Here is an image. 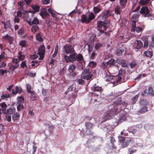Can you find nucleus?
Segmentation results:
<instances>
[{"mask_svg":"<svg viewBox=\"0 0 154 154\" xmlns=\"http://www.w3.org/2000/svg\"><path fill=\"white\" fill-rule=\"evenodd\" d=\"M134 45L135 48L139 50L141 49L143 46V43L140 40H136L135 42Z\"/></svg>","mask_w":154,"mask_h":154,"instance_id":"13","label":"nucleus"},{"mask_svg":"<svg viewBox=\"0 0 154 154\" xmlns=\"http://www.w3.org/2000/svg\"><path fill=\"white\" fill-rule=\"evenodd\" d=\"M78 82L79 84L83 85L85 84V81L82 79H79Z\"/></svg>","mask_w":154,"mask_h":154,"instance_id":"64","label":"nucleus"},{"mask_svg":"<svg viewBox=\"0 0 154 154\" xmlns=\"http://www.w3.org/2000/svg\"><path fill=\"white\" fill-rule=\"evenodd\" d=\"M58 46L57 45L55 48L54 52L52 55V57H55L57 54L58 51Z\"/></svg>","mask_w":154,"mask_h":154,"instance_id":"38","label":"nucleus"},{"mask_svg":"<svg viewBox=\"0 0 154 154\" xmlns=\"http://www.w3.org/2000/svg\"><path fill=\"white\" fill-rule=\"evenodd\" d=\"M23 92V89L20 87L16 86L15 90H12V94L14 95H16L17 93L21 94Z\"/></svg>","mask_w":154,"mask_h":154,"instance_id":"12","label":"nucleus"},{"mask_svg":"<svg viewBox=\"0 0 154 154\" xmlns=\"http://www.w3.org/2000/svg\"><path fill=\"white\" fill-rule=\"evenodd\" d=\"M120 5L123 8L125 7L127 0H120Z\"/></svg>","mask_w":154,"mask_h":154,"instance_id":"35","label":"nucleus"},{"mask_svg":"<svg viewBox=\"0 0 154 154\" xmlns=\"http://www.w3.org/2000/svg\"><path fill=\"white\" fill-rule=\"evenodd\" d=\"M95 17L94 14L91 13L88 16V23H89L92 20H93Z\"/></svg>","mask_w":154,"mask_h":154,"instance_id":"22","label":"nucleus"},{"mask_svg":"<svg viewBox=\"0 0 154 154\" xmlns=\"http://www.w3.org/2000/svg\"><path fill=\"white\" fill-rule=\"evenodd\" d=\"M39 28L37 25H32L31 28V31L33 33H35L39 30Z\"/></svg>","mask_w":154,"mask_h":154,"instance_id":"21","label":"nucleus"},{"mask_svg":"<svg viewBox=\"0 0 154 154\" xmlns=\"http://www.w3.org/2000/svg\"><path fill=\"white\" fill-rule=\"evenodd\" d=\"M27 0H25L23 1H20L18 3V5L19 6H23L26 3L27 4Z\"/></svg>","mask_w":154,"mask_h":154,"instance_id":"49","label":"nucleus"},{"mask_svg":"<svg viewBox=\"0 0 154 154\" xmlns=\"http://www.w3.org/2000/svg\"><path fill=\"white\" fill-rule=\"evenodd\" d=\"M148 93L149 95L154 96V91L152 87H149V88Z\"/></svg>","mask_w":154,"mask_h":154,"instance_id":"30","label":"nucleus"},{"mask_svg":"<svg viewBox=\"0 0 154 154\" xmlns=\"http://www.w3.org/2000/svg\"><path fill=\"white\" fill-rule=\"evenodd\" d=\"M21 52L20 51L18 54L19 56L18 57V59L20 61L24 60L25 57L24 55H21Z\"/></svg>","mask_w":154,"mask_h":154,"instance_id":"42","label":"nucleus"},{"mask_svg":"<svg viewBox=\"0 0 154 154\" xmlns=\"http://www.w3.org/2000/svg\"><path fill=\"white\" fill-rule=\"evenodd\" d=\"M92 89L95 91H99L101 90L102 87L95 85L92 88Z\"/></svg>","mask_w":154,"mask_h":154,"instance_id":"29","label":"nucleus"},{"mask_svg":"<svg viewBox=\"0 0 154 154\" xmlns=\"http://www.w3.org/2000/svg\"><path fill=\"white\" fill-rule=\"evenodd\" d=\"M38 54H35L32 55H31L30 56V58L31 59L34 60L38 57Z\"/></svg>","mask_w":154,"mask_h":154,"instance_id":"55","label":"nucleus"},{"mask_svg":"<svg viewBox=\"0 0 154 154\" xmlns=\"http://www.w3.org/2000/svg\"><path fill=\"white\" fill-rule=\"evenodd\" d=\"M138 99V97H133L131 99V103L134 104Z\"/></svg>","mask_w":154,"mask_h":154,"instance_id":"56","label":"nucleus"},{"mask_svg":"<svg viewBox=\"0 0 154 154\" xmlns=\"http://www.w3.org/2000/svg\"><path fill=\"white\" fill-rule=\"evenodd\" d=\"M66 68L65 67H64L60 71V73L61 74L63 75L66 73Z\"/></svg>","mask_w":154,"mask_h":154,"instance_id":"52","label":"nucleus"},{"mask_svg":"<svg viewBox=\"0 0 154 154\" xmlns=\"http://www.w3.org/2000/svg\"><path fill=\"white\" fill-rule=\"evenodd\" d=\"M17 99L19 104L23 103H24V99L23 97H18Z\"/></svg>","mask_w":154,"mask_h":154,"instance_id":"36","label":"nucleus"},{"mask_svg":"<svg viewBox=\"0 0 154 154\" xmlns=\"http://www.w3.org/2000/svg\"><path fill=\"white\" fill-rule=\"evenodd\" d=\"M133 27L131 26V31L132 32H134L135 31L137 33H139L140 32H142V31L143 30V29L142 28L139 27L138 26L136 27V24H135V26L134 28V30H132V29L133 28Z\"/></svg>","mask_w":154,"mask_h":154,"instance_id":"17","label":"nucleus"},{"mask_svg":"<svg viewBox=\"0 0 154 154\" xmlns=\"http://www.w3.org/2000/svg\"><path fill=\"white\" fill-rule=\"evenodd\" d=\"M122 12V10L121 8L119 6H117L115 8V13L117 15H119V20L121 19V14Z\"/></svg>","mask_w":154,"mask_h":154,"instance_id":"14","label":"nucleus"},{"mask_svg":"<svg viewBox=\"0 0 154 154\" xmlns=\"http://www.w3.org/2000/svg\"><path fill=\"white\" fill-rule=\"evenodd\" d=\"M76 68V67L75 65L73 64H71L69 67L68 69V70L70 73L73 72Z\"/></svg>","mask_w":154,"mask_h":154,"instance_id":"23","label":"nucleus"},{"mask_svg":"<svg viewBox=\"0 0 154 154\" xmlns=\"http://www.w3.org/2000/svg\"><path fill=\"white\" fill-rule=\"evenodd\" d=\"M108 66V65L107 62H103L101 63V67L102 68L105 69Z\"/></svg>","mask_w":154,"mask_h":154,"instance_id":"45","label":"nucleus"},{"mask_svg":"<svg viewBox=\"0 0 154 154\" xmlns=\"http://www.w3.org/2000/svg\"><path fill=\"white\" fill-rule=\"evenodd\" d=\"M127 114H124L122 116H121L120 120L122 122L126 121L127 120Z\"/></svg>","mask_w":154,"mask_h":154,"instance_id":"41","label":"nucleus"},{"mask_svg":"<svg viewBox=\"0 0 154 154\" xmlns=\"http://www.w3.org/2000/svg\"><path fill=\"white\" fill-rule=\"evenodd\" d=\"M119 142L122 143L126 140H125V138L122 136H119Z\"/></svg>","mask_w":154,"mask_h":154,"instance_id":"50","label":"nucleus"},{"mask_svg":"<svg viewBox=\"0 0 154 154\" xmlns=\"http://www.w3.org/2000/svg\"><path fill=\"white\" fill-rule=\"evenodd\" d=\"M148 110L146 106H143L137 112V114H140L146 112Z\"/></svg>","mask_w":154,"mask_h":154,"instance_id":"19","label":"nucleus"},{"mask_svg":"<svg viewBox=\"0 0 154 154\" xmlns=\"http://www.w3.org/2000/svg\"><path fill=\"white\" fill-rule=\"evenodd\" d=\"M93 75L91 74V72L90 71L89 69H85L82 75L81 76L82 79L89 80L93 77Z\"/></svg>","mask_w":154,"mask_h":154,"instance_id":"3","label":"nucleus"},{"mask_svg":"<svg viewBox=\"0 0 154 154\" xmlns=\"http://www.w3.org/2000/svg\"><path fill=\"white\" fill-rule=\"evenodd\" d=\"M141 95L143 96H147L148 95L147 93V89H145L144 91L142 92L141 94Z\"/></svg>","mask_w":154,"mask_h":154,"instance_id":"62","label":"nucleus"},{"mask_svg":"<svg viewBox=\"0 0 154 154\" xmlns=\"http://www.w3.org/2000/svg\"><path fill=\"white\" fill-rule=\"evenodd\" d=\"M16 15L15 16V17L14 20V23H19L20 22V19Z\"/></svg>","mask_w":154,"mask_h":154,"instance_id":"61","label":"nucleus"},{"mask_svg":"<svg viewBox=\"0 0 154 154\" xmlns=\"http://www.w3.org/2000/svg\"><path fill=\"white\" fill-rule=\"evenodd\" d=\"M88 66L91 67H94L97 66V63L95 62L91 61L89 62Z\"/></svg>","mask_w":154,"mask_h":154,"instance_id":"34","label":"nucleus"},{"mask_svg":"<svg viewBox=\"0 0 154 154\" xmlns=\"http://www.w3.org/2000/svg\"><path fill=\"white\" fill-rule=\"evenodd\" d=\"M110 22V20L109 19H107L106 21L105 20V22L101 21H98V29L100 31L104 32V31L106 30L107 28V25L109 24Z\"/></svg>","mask_w":154,"mask_h":154,"instance_id":"2","label":"nucleus"},{"mask_svg":"<svg viewBox=\"0 0 154 154\" xmlns=\"http://www.w3.org/2000/svg\"><path fill=\"white\" fill-rule=\"evenodd\" d=\"M40 7L37 5H34L32 6V8L35 12H37L39 11Z\"/></svg>","mask_w":154,"mask_h":154,"instance_id":"39","label":"nucleus"},{"mask_svg":"<svg viewBox=\"0 0 154 154\" xmlns=\"http://www.w3.org/2000/svg\"><path fill=\"white\" fill-rule=\"evenodd\" d=\"M130 141L126 140L124 141L122 144V146L123 147H126L129 144Z\"/></svg>","mask_w":154,"mask_h":154,"instance_id":"48","label":"nucleus"},{"mask_svg":"<svg viewBox=\"0 0 154 154\" xmlns=\"http://www.w3.org/2000/svg\"><path fill=\"white\" fill-rule=\"evenodd\" d=\"M140 12L141 14H145V17H148L151 16L149 9L146 6H143L141 8Z\"/></svg>","mask_w":154,"mask_h":154,"instance_id":"4","label":"nucleus"},{"mask_svg":"<svg viewBox=\"0 0 154 154\" xmlns=\"http://www.w3.org/2000/svg\"><path fill=\"white\" fill-rule=\"evenodd\" d=\"M48 11L51 14L53 17H55V12L53 9L51 8H49L48 9Z\"/></svg>","mask_w":154,"mask_h":154,"instance_id":"26","label":"nucleus"},{"mask_svg":"<svg viewBox=\"0 0 154 154\" xmlns=\"http://www.w3.org/2000/svg\"><path fill=\"white\" fill-rule=\"evenodd\" d=\"M20 116V115L18 112H16L12 116V118L13 120H18Z\"/></svg>","mask_w":154,"mask_h":154,"instance_id":"28","label":"nucleus"},{"mask_svg":"<svg viewBox=\"0 0 154 154\" xmlns=\"http://www.w3.org/2000/svg\"><path fill=\"white\" fill-rule=\"evenodd\" d=\"M116 82L119 84H120L123 82L122 80L121 76H118L116 77Z\"/></svg>","mask_w":154,"mask_h":154,"instance_id":"32","label":"nucleus"},{"mask_svg":"<svg viewBox=\"0 0 154 154\" xmlns=\"http://www.w3.org/2000/svg\"><path fill=\"white\" fill-rule=\"evenodd\" d=\"M36 39L39 42H42L43 41V39L42 37V35L39 33H38L36 35Z\"/></svg>","mask_w":154,"mask_h":154,"instance_id":"24","label":"nucleus"},{"mask_svg":"<svg viewBox=\"0 0 154 154\" xmlns=\"http://www.w3.org/2000/svg\"><path fill=\"white\" fill-rule=\"evenodd\" d=\"M2 23L4 25V27L5 29H10L13 32V30L11 28V24L10 20H8L6 22L4 21H2Z\"/></svg>","mask_w":154,"mask_h":154,"instance_id":"8","label":"nucleus"},{"mask_svg":"<svg viewBox=\"0 0 154 154\" xmlns=\"http://www.w3.org/2000/svg\"><path fill=\"white\" fill-rule=\"evenodd\" d=\"M139 17V15L136 14H134L131 17V20L132 22L131 26L133 27V28L132 29V30H134V28L135 26L136 23L138 21V19Z\"/></svg>","mask_w":154,"mask_h":154,"instance_id":"6","label":"nucleus"},{"mask_svg":"<svg viewBox=\"0 0 154 154\" xmlns=\"http://www.w3.org/2000/svg\"><path fill=\"white\" fill-rule=\"evenodd\" d=\"M106 80L107 82H109L113 79V77L109 75H106L105 77Z\"/></svg>","mask_w":154,"mask_h":154,"instance_id":"51","label":"nucleus"},{"mask_svg":"<svg viewBox=\"0 0 154 154\" xmlns=\"http://www.w3.org/2000/svg\"><path fill=\"white\" fill-rule=\"evenodd\" d=\"M119 62L122 64V67H126L127 66V65H126V61L125 60L122 59L120 60L119 61Z\"/></svg>","mask_w":154,"mask_h":154,"instance_id":"44","label":"nucleus"},{"mask_svg":"<svg viewBox=\"0 0 154 154\" xmlns=\"http://www.w3.org/2000/svg\"><path fill=\"white\" fill-rule=\"evenodd\" d=\"M73 85L70 86L68 88L66 91V92H69V91H72L73 90H74L75 89V88H74V87H73Z\"/></svg>","mask_w":154,"mask_h":154,"instance_id":"63","label":"nucleus"},{"mask_svg":"<svg viewBox=\"0 0 154 154\" xmlns=\"http://www.w3.org/2000/svg\"><path fill=\"white\" fill-rule=\"evenodd\" d=\"M26 89L27 92L30 94V96H35V92L34 91H32L31 85L29 84H26Z\"/></svg>","mask_w":154,"mask_h":154,"instance_id":"10","label":"nucleus"},{"mask_svg":"<svg viewBox=\"0 0 154 154\" xmlns=\"http://www.w3.org/2000/svg\"><path fill=\"white\" fill-rule=\"evenodd\" d=\"M24 108V106L23 104H19L17 107L18 111H19L20 110Z\"/></svg>","mask_w":154,"mask_h":154,"instance_id":"53","label":"nucleus"},{"mask_svg":"<svg viewBox=\"0 0 154 154\" xmlns=\"http://www.w3.org/2000/svg\"><path fill=\"white\" fill-rule=\"evenodd\" d=\"M148 103V101L143 99H141L140 101V103L142 105H146Z\"/></svg>","mask_w":154,"mask_h":154,"instance_id":"31","label":"nucleus"},{"mask_svg":"<svg viewBox=\"0 0 154 154\" xmlns=\"http://www.w3.org/2000/svg\"><path fill=\"white\" fill-rule=\"evenodd\" d=\"M85 125L87 129H90L93 126V125L90 123H85Z\"/></svg>","mask_w":154,"mask_h":154,"instance_id":"60","label":"nucleus"},{"mask_svg":"<svg viewBox=\"0 0 154 154\" xmlns=\"http://www.w3.org/2000/svg\"><path fill=\"white\" fill-rule=\"evenodd\" d=\"M81 22L82 23H88V18H87V16L85 15H82L81 16Z\"/></svg>","mask_w":154,"mask_h":154,"instance_id":"27","label":"nucleus"},{"mask_svg":"<svg viewBox=\"0 0 154 154\" xmlns=\"http://www.w3.org/2000/svg\"><path fill=\"white\" fill-rule=\"evenodd\" d=\"M45 52V47L44 45H42L40 46L38 49V51L37 54L39 56V58H38L39 60H42L44 57Z\"/></svg>","mask_w":154,"mask_h":154,"instance_id":"5","label":"nucleus"},{"mask_svg":"<svg viewBox=\"0 0 154 154\" xmlns=\"http://www.w3.org/2000/svg\"><path fill=\"white\" fill-rule=\"evenodd\" d=\"M115 113L112 110L107 111H106L104 114L103 118L106 119H109L112 117V116Z\"/></svg>","mask_w":154,"mask_h":154,"instance_id":"9","label":"nucleus"},{"mask_svg":"<svg viewBox=\"0 0 154 154\" xmlns=\"http://www.w3.org/2000/svg\"><path fill=\"white\" fill-rule=\"evenodd\" d=\"M150 0H140L139 3L142 5H147L149 3Z\"/></svg>","mask_w":154,"mask_h":154,"instance_id":"33","label":"nucleus"},{"mask_svg":"<svg viewBox=\"0 0 154 154\" xmlns=\"http://www.w3.org/2000/svg\"><path fill=\"white\" fill-rule=\"evenodd\" d=\"M75 46L74 45H71L70 44H66L62 48V51L63 53L69 54V56L65 54L63 56L66 63H73L76 61L81 62L84 60L82 54H77L74 48Z\"/></svg>","mask_w":154,"mask_h":154,"instance_id":"1","label":"nucleus"},{"mask_svg":"<svg viewBox=\"0 0 154 154\" xmlns=\"http://www.w3.org/2000/svg\"><path fill=\"white\" fill-rule=\"evenodd\" d=\"M102 45L100 43H97L95 46V48L96 50H98L102 47Z\"/></svg>","mask_w":154,"mask_h":154,"instance_id":"54","label":"nucleus"},{"mask_svg":"<svg viewBox=\"0 0 154 154\" xmlns=\"http://www.w3.org/2000/svg\"><path fill=\"white\" fill-rule=\"evenodd\" d=\"M2 38L3 39L8 40L10 44H12L13 42V38L8 35H6L5 36H3Z\"/></svg>","mask_w":154,"mask_h":154,"instance_id":"15","label":"nucleus"},{"mask_svg":"<svg viewBox=\"0 0 154 154\" xmlns=\"http://www.w3.org/2000/svg\"><path fill=\"white\" fill-rule=\"evenodd\" d=\"M86 134L87 135H93V132H91V130L90 129H87L86 131Z\"/></svg>","mask_w":154,"mask_h":154,"instance_id":"59","label":"nucleus"},{"mask_svg":"<svg viewBox=\"0 0 154 154\" xmlns=\"http://www.w3.org/2000/svg\"><path fill=\"white\" fill-rule=\"evenodd\" d=\"M107 62L108 65L109 66L114 65L116 63L115 60L113 58L111 59Z\"/></svg>","mask_w":154,"mask_h":154,"instance_id":"25","label":"nucleus"},{"mask_svg":"<svg viewBox=\"0 0 154 154\" xmlns=\"http://www.w3.org/2000/svg\"><path fill=\"white\" fill-rule=\"evenodd\" d=\"M93 9L94 12L95 14L99 13L101 11L100 8L97 7H94L93 8Z\"/></svg>","mask_w":154,"mask_h":154,"instance_id":"47","label":"nucleus"},{"mask_svg":"<svg viewBox=\"0 0 154 154\" xmlns=\"http://www.w3.org/2000/svg\"><path fill=\"white\" fill-rule=\"evenodd\" d=\"M144 45H143L144 48H147L148 46L149 41L147 40H145L143 41Z\"/></svg>","mask_w":154,"mask_h":154,"instance_id":"43","label":"nucleus"},{"mask_svg":"<svg viewBox=\"0 0 154 154\" xmlns=\"http://www.w3.org/2000/svg\"><path fill=\"white\" fill-rule=\"evenodd\" d=\"M111 15L110 11L108 10L104 12L103 15V16L102 19L103 20H105L108 17Z\"/></svg>","mask_w":154,"mask_h":154,"instance_id":"16","label":"nucleus"},{"mask_svg":"<svg viewBox=\"0 0 154 154\" xmlns=\"http://www.w3.org/2000/svg\"><path fill=\"white\" fill-rule=\"evenodd\" d=\"M29 24L31 25H37L39 24V20L36 17H34L32 22H30Z\"/></svg>","mask_w":154,"mask_h":154,"instance_id":"20","label":"nucleus"},{"mask_svg":"<svg viewBox=\"0 0 154 154\" xmlns=\"http://www.w3.org/2000/svg\"><path fill=\"white\" fill-rule=\"evenodd\" d=\"M26 42L25 40H22L19 43V45L21 46L22 47H25L26 45Z\"/></svg>","mask_w":154,"mask_h":154,"instance_id":"40","label":"nucleus"},{"mask_svg":"<svg viewBox=\"0 0 154 154\" xmlns=\"http://www.w3.org/2000/svg\"><path fill=\"white\" fill-rule=\"evenodd\" d=\"M24 31L23 28H20L19 29L18 31V34L20 35L23 34L24 33Z\"/></svg>","mask_w":154,"mask_h":154,"instance_id":"58","label":"nucleus"},{"mask_svg":"<svg viewBox=\"0 0 154 154\" xmlns=\"http://www.w3.org/2000/svg\"><path fill=\"white\" fill-rule=\"evenodd\" d=\"M153 54L152 51H145L143 53L144 56L149 58H151L153 56Z\"/></svg>","mask_w":154,"mask_h":154,"instance_id":"18","label":"nucleus"},{"mask_svg":"<svg viewBox=\"0 0 154 154\" xmlns=\"http://www.w3.org/2000/svg\"><path fill=\"white\" fill-rule=\"evenodd\" d=\"M39 14L43 19H46L50 16L49 14L47 12L45 8L42 9Z\"/></svg>","mask_w":154,"mask_h":154,"instance_id":"7","label":"nucleus"},{"mask_svg":"<svg viewBox=\"0 0 154 154\" xmlns=\"http://www.w3.org/2000/svg\"><path fill=\"white\" fill-rule=\"evenodd\" d=\"M6 111V114H11L14 112H15V109L14 108H10L8 109Z\"/></svg>","mask_w":154,"mask_h":154,"instance_id":"37","label":"nucleus"},{"mask_svg":"<svg viewBox=\"0 0 154 154\" xmlns=\"http://www.w3.org/2000/svg\"><path fill=\"white\" fill-rule=\"evenodd\" d=\"M26 60H25L22 62L20 65V67L21 68H24L25 67L26 69L27 68V66L26 64Z\"/></svg>","mask_w":154,"mask_h":154,"instance_id":"46","label":"nucleus"},{"mask_svg":"<svg viewBox=\"0 0 154 154\" xmlns=\"http://www.w3.org/2000/svg\"><path fill=\"white\" fill-rule=\"evenodd\" d=\"M74 38L72 37H70L69 38H67V42L69 43V44H70L71 45H72V41L73 40Z\"/></svg>","mask_w":154,"mask_h":154,"instance_id":"57","label":"nucleus"},{"mask_svg":"<svg viewBox=\"0 0 154 154\" xmlns=\"http://www.w3.org/2000/svg\"><path fill=\"white\" fill-rule=\"evenodd\" d=\"M125 48L123 47H119L116 50V54L118 56L122 55L123 53H125Z\"/></svg>","mask_w":154,"mask_h":154,"instance_id":"11","label":"nucleus"}]
</instances>
